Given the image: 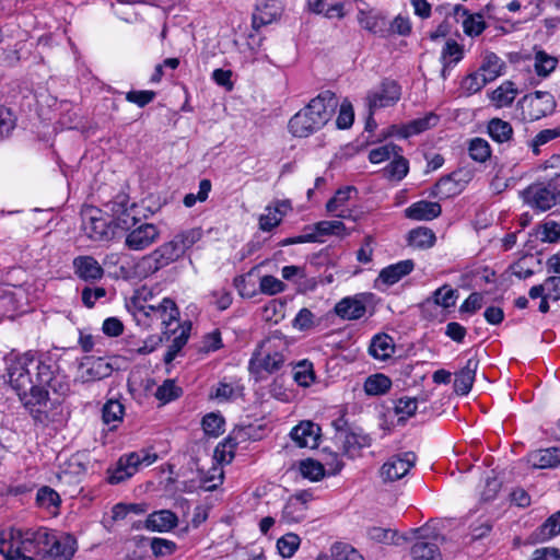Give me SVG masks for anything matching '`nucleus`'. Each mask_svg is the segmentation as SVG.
I'll list each match as a JSON object with an SVG mask.
<instances>
[{
  "label": "nucleus",
  "mask_w": 560,
  "mask_h": 560,
  "mask_svg": "<svg viewBox=\"0 0 560 560\" xmlns=\"http://www.w3.org/2000/svg\"><path fill=\"white\" fill-rule=\"evenodd\" d=\"M416 459L413 452L394 455L382 465L380 475L385 482L399 480L409 472Z\"/></svg>",
  "instance_id": "4468645a"
},
{
  "label": "nucleus",
  "mask_w": 560,
  "mask_h": 560,
  "mask_svg": "<svg viewBox=\"0 0 560 560\" xmlns=\"http://www.w3.org/2000/svg\"><path fill=\"white\" fill-rule=\"evenodd\" d=\"M354 120V113L352 105L349 101H343L340 105L339 114L336 120V125L339 129L349 128Z\"/></svg>",
  "instance_id": "0e129e2a"
},
{
  "label": "nucleus",
  "mask_w": 560,
  "mask_h": 560,
  "mask_svg": "<svg viewBox=\"0 0 560 560\" xmlns=\"http://www.w3.org/2000/svg\"><path fill=\"white\" fill-rule=\"evenodd\" d=\"M331 555L335 560H364L352 546L343 542H337L331 548Z\"/></svg>",
  "instance_id": "6e6d98bb"
},
{
  "label": "nucleus",
  "mask_w": 560,
  "mask_h": 560,
  "mask_svg": "<svg viewBox=\"0 0 560 560\" xmlns=\"http://www.w3.org/2000/svg\"><path fill=\"white\" fill-rule=\"evenodd\" d=\"M7 377L26 407L46 404V393L38 387L39 373L46 361L31 352L11 354L7 358Z\"/></svg>",
  "instance_id": "f257e3e1"
},
{
  "label": "nucleus",
  "mask_w": 560,
  "mask_h": 560,
  "mask_svg": "<svg viewBox=\"0 0 560 560\" xmlns=\"http://www.w3.org/2000/svg\"><path fill=\"white\" fill-rule=\"evenodd\" d=\"M498 75V70H491L490 65L482 66L479 71L471 73L464 79L463 88L470 94L476 93Z\"/></svg>",
  "instance_id": "c756f323"
},
{
  "label": "nucleus",
  "mask_w": 560,
  "mask_h": 560,
  "mask_svg": "<svg viewBox=\"0 0 560 560\" xmlns=\"http://www.w3.org/2000/svg\"><path fill=\"white\" fill-rule=\"evenodd\" d=\"M26 529L10 527L0 533V553L5 560H35V549L26 544Z\"/></svg>",
  "instance_id": "0eeeda50"
},
{
  "label": "nucleus",
  "mask_w": 560,
  "mask_h": 560,
  "mask_svg": "<svg viewBox=\"0 0 560 560\" xmlns=\"http://www.w3.org/2000/svg\"><path fill=\"white\" fill-rule=\"evenodd\" d=\"M394 351L393 339L388 335H377L375 336L370 345L369 352L370 354L378 360L388 359Z\"/></svg>",
  "instance_id": "f704fd0d"
},
{
  "label": "nucleus",
  "mask_w": 560,
  "mask_h": 560,
  "mask_svg": "<svg viewBox=\"0 0 560 560\" xmlns=\"http://www.w3.org/2000/svg\"><path fill=\"white\" fill-rule=\"evenodd\" d=\"M200 237L201 232L198 229H189L177 233L171 241L142 256L136 264L137 273L147 278L177 261Z\"/></svg>",
  "instance_id": "f03ea898"
},
{
  "label": "nucleus",
  "mask_w": 560,
  "mask_h": 560,
  "mask_svg": "<svg viewBox=\"0 0 560 560\" xmlns=\"http://www.w3.org/2000/svg\"><path fill=\"white\" fill-rule=\"evenodd\" d=\"M38 560H70L75 551L70 536H59L46 527L26 529V542Z\"/></svg>",
  "instance_id": "39448f33"
},
{
  "label": "nucleus",
  "mask_w": 560,
  "mask_h": 560,
  "mask_svg": "<svg viewBox=\"0 0 560 560\" xmlns=\"http://www.w3.org/2000/svg\"><path fill=\"white\" fill-rule=\"evenodd\" d=\"M469 155L477 162H486L491 155V149L487 140L474 138L468 147Z\"/></svg>",
  "instance_id": "a18cd8bd"
},
{
  "label": "nucleus",
  "mask_w": 560,
  "mask_h": 560,
  "mask_svg": "<svg viewBox=\"0 0 560 560\" xmlns=\"http://www.w3.org/2000/svg\"><path fill=\"white\" fill-rule=\"evenodd\" d=\"M106 290L102 287H85L82 290L81 299L86 307H93L96 301L105 298Z\"/></svg>",
  "instance_id": "338daca9"
},
{
  "label": "nucleus",
  "mask_w": 560,
  "mask_h": 560,
  "mask_svg": "<svg viewBox=\"0 0 560 560\" xmlns=\"http://www.w3.org/2000/svg\"><path fill=\"white\" fill-rule=\"evenodd\" d=\"M368 294H357L341 299L335 305V313L343 320H357L366 313Z\"/></svg>",
  "instance_id": "f3484780"
},
{
  "label": "nucleus",
  "mask_w": 560,
  "mask_h": 560,
  "mask_svg": "<svg viewBox=\"0 0 560 560\" xmlns=\"http://www.w3.org/2000/svg\"><path fill=\"white\" fill-rule=\"evenodd\" d=\"M357 192L352 186L340 188L336 191L335 196L328 200L326 209L330 213H335L336 217L341 219L350 218V211L345 208V205L351 198V194Z\"/></svg>",
  "instance_id": "2f4dec72"
},
{
  "label": "nucleus",
  "mask_w": 560,
  "mask_h": 560,
  "mask_svg": "<svg viewBox=\"0 0 560 560\" xmlns=\"http://www.w3.org/2000/svg\"><path fill=\"white\" fill-rule=\"evenodd\" d=\"M415 268V262L411 259L400 260L396 264L383 268L378 275L377 280L386 285L397 283L405 276L409 275Z\"/></svg>",
  "instance_id": "bb28decb"
},
{
  "label": "nucleus",
  "mask_w": 560,
  "mask_h": 560,
  "mask_svg": "<svg viewBox=\"0 0 560 560\" xmlns=\"http://www.w3.org/2000/svg\"><path fill=\"white\" fill-rule=\"evenodd\" d=\"M158 459L156 454L133 452L121 456L108 477L112 485L120 483L132 477L141 466H150Z\"/></svg>",
  "instance_id": "1a4fd4ad"
},
{
  "label": "nucleus",
  "mask_w": 560,
  "mask_h": 560,
  "mask_svg": "<svg viewBox=\"0 0 560 560\" xmlns=\"http://www.w3.org/2000/svg\"><path fill=\"white\" fill-rule=\"evenodd\" d=\"M38 387L46 393V400L48 399L49 392L58 396H66L70 390L66 375L56 373L54 365L47 361L45 365L42 366Z\"/></svg>",
  "instance_id": "dca6fc26"
},
{
  "label": "nucleus",
  "mask_w": 560,
  "mask_h": 560,
  "mask_svg": "<svg viewBox=\"0 0 560 560\" xmlns=\"http://www.w3.org/2000/svg\"><path fill=\"white\" fill-rule=\"evenodd\" d=\"M307 230L316 231L319 237L323 235H340L346 226L341 221H320L313 226H307Z\"/></svg>",
  "instance_id": "5fc2aeb1"
},
{
  "label": "nucleus",
  "mask_w": 560,
  "mask_h": 560,
  "mask_svg": "<svg viewBox=\"0 0 560 560\" xmlns=\"http://www.w3.org/2000/svg\"><path fill=\"white\" fill-rule=\"evenodd\" d=\"M400 152L397 151V155H394V160L384 168V174L389 179L401 180L408 174L409 163Z\"/></svg>",
  "instance_id": "a19ab883"
},
{
  "label": "nucleus",
  "mask_w": 560,
  "mask_h": 560,
  "mask_svg": "<svg viewBox=\"0 0 560 560\" xmlns=\"http://www.w3.org/2000/svg\"><path fill=\"white\" fill-rule=\"evenodd\" d=\"M394 409L396 415L402 416L399 421L405 419V417H411L417 410V399L411 397H401L395 401Z\"/></svg>",
  "instance_id": "69168bd1"
},
{
  "label": "nucleus",
  "mask_w": 560,
  "mask_h": 560,
  "mask_svg": "<svg viewBox=\"0 0 560 560\" xmlns=\"http://www.w3.org/2000/svg\"><path fill=\"white\" fill-rule=\"evenodd\" d=\"M335 441L342 447L345 454L353 457L360 450L369 447L372 439L362 431L341 432L334 436Z\"/></svg>",
  "instance_id": "4be33fe9"
},
{
  "label": "nucleus",
  "mask_w": 560,
  "mask_h": 560,
  "mask_svg": "<svg viewBox=\"0 0 560 560\" xmlns=\"http://www.w3.org/2000/svg\"><path fill=\"white\" fill-rule=\"evenodd\" d=\"M517 95V90L511 81L503 82L491 93V101L497 107H505L513 103Z\"/></svg>",
  "instance_id": "e433bc0d"
},
{
  "label": "nucleus",
  "mask_w": 560,
  "mask_h": 560,
  "mask_svg": "<svg viewBox=\"0 0 560 560\" xmlns=\"http://www.w3.org/2000/svg\"><path fill=\"white\" fill-rule=\"evenodd\" d=\"M487 129L491 139L499 143L510 141L513 136L511 124L500 118H492L488 122Z\"/></svg>",
  "instance_id": "c9c22d12"
},
{
  "label": "nucleus",
  "mask_w": 560,
  "mask_h": 560,
  "mask_svg": "<svg viewBox=\"0 0 560 560\" xmlns=\"http://www.w3.org/2000/svg\"><path fill=\"white\" fill-rule=\"evenodd\" d=\"M462 172H454L448 176L442 177L432 188L430 196L446 199L457 195L462 190L459 185Z\"/></svg>",
  "instance_id": "c85d7f7f"
},
{
  "label": "nucleus",
  "mask_w": 560,
  "mask_h": 560,
  "mask_svg": "<svg viewBox=\"0 0 560 560\" xmlns=\"http://www.w3.org/2000/svg\"><path fill=\"white\" fill-rule=\"evenodd\" d=\"M300 471L304 478L311 481H318L325 475L324 466L314 459H305L300 464Z\"/></svg>",
  "instance_id": "3c124183"
},
{
  "label": "nucleus",
  "mask_w": 560,
  "mask_h": 560,
  "mask_svg": "<svg viewBox=\"0 0 560 560\" xmlns=\"http://www.w3.org/2000/svg\"><path fill=\"white\" fill-rule=\"evenodd\" d=\"M124 405L119 400H108L103 407V420L109 424L112 422H119L124 416Z\"/></svg>",
  "instance_id": "864d4df0"
},
{
  "label": "nucleus",
  "mask_w": 560,
  "mask_h": 560,
  "mask_svg": "<svg viewBox=\"0 0 560 560\" xmlns=\"http://www.w3.org/2000/svg\"><path fill=\"white\" fill-rule=\"evenodd\" d=\"M15 116L10 108L0 104V138L7 137L15 127Z\"/></svg>",
  "instance_id": "e2e57ef3"
},
{
  "label": "nucleus",
  "mask_w": 560,
  "mask_h": 560,
  "mask_svg": "<svg viewBox=\"0 0 560 560\" xmlns=\"http://www.w3.org/2000/svg\"><path fill=\"white\" fill-rule=\"evenodd\" d=\"M521 194L527 206L539 211H547L557 205L556 190L550 184L536 183L528 186Z\"/></svg>",
  "instance_id": "ddd939ff"
},
{
  "label": "nucleus",
  "mask_w": 560,
  "mask_h": 560,
  "mask_svg": "<svg viewBox=\"0 0 560 560\" xmlns=\"http://www.w3.org/2000/svg\"><path fill=\"white\" fill-rule=\"evenodd\" d=\"M259 289L265 294L275 295L283 292L285 284L273 276H264L259 282Z\"/></svg>",
  "instance_id": "680f3d73"
},
{
  "label": "nucleus",
  "mask_w": 560,
  "mask_h": 560,
  "mask_svg": "<svg viewBox=\"0 0 560 560\" xmlns=\"http://www.w3.org/2000/svg\"><path fill=\"white\" fill-rule=\"evenodd\" d=\"M400 86L395 81H385L378 90L366 96V106L370 112L395 105L400 100Z\"/></svg>",
  "instance_id": "2eb2a0df"
},
{
  "label": "nucleus",
  "mask_w": 560,
  "mask_h": 560,
  "mask_svg": "<svg viewBox=\"0 0 560 560\" xmlns=\"http://www.w3.org/2000/svg\"><path fill=\"white\" fill-rule=\"evenodd\" d=\"M155 92L149 90L129 91L126 94V100L130 103L144 107L155 98Z\"/></svg>",
  "instance_id": "774afa93"
},
{
  "label": "nucleus",
  "mask_w": 560,
  "mask_h": 560,
  "mask_svg": "<svg viewBox=\"0 0 560 560\" xmlns=\"http://www.w3.org/2000/svg\"><path fill=\"white\" fill-rule=\"evenodd\" d=\"M280 12L281 7L278 0H257L253 13V27L258 30L272 23L280 15Z\"/></svg>",
  "instance_id": "5701e85b"
},
{
  "label": "nucleus",
  "mask_w": 560,
  "mask_h": 560,
  "mask_svg": "<svg viewBox=\"0 0 560 560\" xmlns=\"http://www.w3.org/2000/svg\"><path fill=\"white\" fill-rule=\"evenodd\" d=\"M454 14L456 16H465V20L463 21V30L468 36H478L486 28L482 15H469L467 10L460 4L454 7Z\"/></svg>",
  "instance_id": "473e14b6"
},
{
  "label": "nucleus",
  "mask_w": 560,
  "mask_h": 560,
  "mask_svg": "<svg viewBox=\"0 0 560 560\" xmlns=\"http://www.w3.org/2000/svg\"><path fill=\"white\" fill-rule=\"evenodd\" d=\"M560 534V511L550 515L539 527V537L542 540L551 539Z\"/></svg>",
  "instance_id": "8fccbe9b"
},
{
  "label": "nucleus",
  "mask_w": 560,
  "mask_h": 560,
  "mask_svg": "<svg viewBox=\"0 0 560 560\" xmlns=\"http://www.w3.org/2000/svg\"><path fill=\"white\" fill-rule=\"evenodd\" d=\"M407 241L409 246L423 249L434 245L435 235L429 228H418L409 232Z\"/></svg>",
  "instance_id": "4c0bfd02"
},
{
  "label": "nucleus",
  "mask_w": 560,
  "mask_h": 560,
  "mask_svg": "<svg viewBox=\"0 0 560 560\" xmlns=\"http://www.w3.org/2000/svg\"><path fill=\"white\" fill-rule=\"evenodd\" d=\"M557 65V58L549 56L544 50H539L535 54L534 68L539 77H548L556 69Z\"/></svg>",
  "instance_id": "79ce46f5"
},
{
  "label": "nucleus",
  "mask_w": 560,
  "mask_h": 560,
  "mask_svg": "<svg viewBox=\"0 0 560 560\" xmlns=\"http://www.w3.org/2000/svg\"><path fill=\"white\" fill-rule=\"evenodd\" d=\"M405 217L415 221H431L442 213L439 202L420 200L405 209Z\"/></svg>",
  "instance_id": "b1692460"
},
{
  "label": "nucleus",
  "mask_w": 560,
  "mask_h": 560,
  "mask_svg": "<svg viewBox=\"0 0 560 560\" xmlns=\"http://www.w3.org/2000/svg\"><path fill=\"white\" fill-rule=\"evenodd\" d=\"M529 463L535 468H556L560 465V447L537 450L529 454Z\"/></svg>",
  "instance_id": "7c9ffc66"
},
{
  "label": "nucleus",
  "mask_w": 560,
  "mask_h": 560,
  "mask_svg": "<svg viewBox=\"0 0 560 560\" xmlns=\"http://www.w3.org/2000/svg\"><path fill=\"white\" fill-rule=\"evenodd\" d=\"M290 435L296 446L313 450L318 446L320 428L311 421H302L292 429Z\"/></svg>",
  "instance_id": "412c9836"
},
{
  "label": "nucleus",
  "mask_w": 560,
  "mask_h": 560,
  "mask_svg": "<svg viewBox=\"0 0 560 560\" xmlns=\"http://www.w3.org/2000/svg\"><path fill=\"white\" fill-rule=\"evenodd\" d=\"M36 501L45 509L57 508L60 503L59 494L49 487H43L37 491Z\"/></svg>",
  "instance_id": "052dcab7"
},
{
  "label": "nucleus",
  "mask_w": 560,
  "mask_h": 560,
  "mask_svg": "<svg viewBox=\"0 0 560 560\" xmlns=\"http://www.w3.org/2000/svg\"><path fill=\"white\" fill-rule=\"evenodd\" d=\"M464 58V48L454 39H447L441 51V77L446 80L451 70Z\"/></svg>",
  "instance_id": "393cba45"
},
{
  "label": "nucleus",
  "mask_w": 560,
  "mask_h": 560,
  "mask_svg": "<svg viewBox=\"0 0 560 560\" xmlns=\"http://www.w3.org/2000/svg\"><path fill=\"white\" fill-rule=\"evenodd\" d=\"M279 339L268 338L261 342L258 349L253 353L249 361V371L255 374L267 372L269 374L280 370L284 363V355L277 351Z\"/></svg>",
  "instance_id": "6e6552de"
},
{
  "label": "nucleus",
  "mask_w": 560,
  "mask_h": 560,
  "mask_svg": "<svg viewBox=\"0 0 560 560\" xmlns=\"http://www.w3.org/2000/svg\"><path fill=\"white\" fill-rule=\"evenodd\" d=\"M74 273L84 281H96L104 275L98 261L92 256H79L73 260Z\"/></svg>",
  "instance_id": "a878e982"
},
{
  "label": "nucleus",
  "mask_w": 560,
  "mask_h": 560,
  "mask_svg": "<svg viewBox=\"0 0 560 560\" xmlns=\"http://www.w3.org/2000/svg\"><path fill=\"white\" fill-rule=\"evenodd\" d=\"M397 536V533L390 528H383V527H371L368 529V537L380 544L385 545H392L395 544V538Z\"/></svg>",
  "instance_id": "bf43d9fd"
},
{
  "label": "nucleus",
  "mask_w": 560,
  "mask_h": 560,
  "mask_svg": "<svg viewBox=\"0 0 560 560\" xmlns=\"http://www.w3.org/2000/svg\"><path fill=\"white\" fill-rule=\"evenodd\" d=\"M293 380L303 387L313 384L315 380L313 364L306 360L299 362L293 371Z\"/></svg>",
  "instance_id": "c03bdc74"
},
{
  "label": "nucleus",
  "mask_w": 560,
  "mask_h": 560,
  "mask_svg": "<svg viewBox=\"0 0 560 560\" xmlns=\"http://www.w3.org/2000/svg\"><path fill=\"white\" fill-rule=\"evenodd\" d=\"M114 202L115 200L105 206L112 212L110 218H106L101 209L94 207L83 210L82 228L85 235L92 241L104 242L114 237V228H117L114 211L112 210Z\"/></svg>",
  "instance_id": "423d86ee"
},
{
  "label": "nucleus",
  "mask_w": 560,
  "mask_h": 560,
  "mask_svg": "<svg viewBox=\"0 0 560 560\" xmlns=\"http://www.w3.org/2000/svg\"><path fill=\"white\" fill-rule=\"evenodd\" d=\"M182 395V389L173 380H166L156 388L155 397L163 404H167Z\"/></svg>",
  "instance_id": "09e8293b"
},
{
  "label": "nucleus",
  "mask_w": 560,
  "mask_h": 560,
  "mask_svg": "<svg viewBox=\"0 0 560 560\" xmlns=\"http://www.w3.org/2000/svg\"><path fill=\"white\" fill-rule=\"evenodd\" d=\"M114 368L104 358L86 357L79 365L75 381L85 384L101 381L112 375Z\"/></svg>",
  "instance_id": "f8f14e48"
},
{
  "label": "nucleus",
  "mask_w": 560,
  "mask_h": 560,
  "mask_svg": "<svg viewBox=\"0 0 560 560\" xmlns=\"http://www.w3.org/2000/svg\"><path fill=\"white\" fill-rule=\"evenodd\" d=\"M178 524V517L170 510L155 511L148 515L147 520L133 525V528H145L151 532L165 533L175 528Z\"/></svg>",
  "instance_id": "a211bd4d"
},
{
  "label": "nucleus",
  "mask_w": 560,
  "mask_h": 560,
  "mask_svg": "<svg viewBox=\"0 0 560 560\" xmlns=\"http://www.w3.org/2000/svg\"><path fill=\"white\" fill-rule=\"evenodd\" d=\"M523 119L535 121L547 115H550L556 109V101L551 93L544 91H536L532 94L525 95L521 101Z\"/></svg>",
  "instance_id": "9d476101"
},
{
  "label": "nucleus",
  "mask_w": 560,
  "mask_h": 560,
  "mask_svg": "<svg viewBox=\"0 0 560 560\" xmlns=\"http://www.w3.org/2000/svg\"><path fill=\"white\" fill-rule=\"evenodd\" d=\"M397 151H401V148L394 143H387L385 145L371 150L369 153V160L373 164H378L390 159L394 155H397Z\"/></svg>",
  "instance_id": "603ef678"
},
{
  "label": "nucleus",
  "mask_w": 560,
  "mask_h": 560,
  "mask_svg": "<svg viewBox=\"0 0 560 560\" xmlns=\"http://www.w3.org/2000/svg\"><path fill=\"white\" fill-rule=\"evenodd\" d=\"M413 560H442V555L435 544L419 540L411 548Z\"/></svg>",
  "instance_id": "58836bf2"
},
{
  "label": "nucleus",
  "mask_w": 560,
  "mask_h": 560,
  "mask_svg": "<svg viewBox=\"0 0 560 560\" xmlns=\"http://www.w3.org/2000/svg\"><path fill=\"white\" fill-rule=\"evenodd\" d=\"M392 386V381L384 374H374L364 382V392L370 396H378L387 393Z\"/></svg>",
  "instance_id": "ea45409f"
},
{
  "label": "nucleus",
  "mask_w": 560,
  "mask_h": 560,
  "mask_svg": "<svg viewBox=\"0 0 560 560\" xmlns=\"http://www.w3.org/2000/svg\"><path fill=\"white\" fill-rule=\"evenodd\" d=\"M205 434L212 438H218L224 432V418L219 413H208L202 418L201 421Z\"/></svg>",
  "instance_id": "37998d69"
},
{
  "label": "nucleus",
  "mask_w": 560,
  "mask_h": 560,
  "mask_svg": "<svg viewBox=\"0 0 560 560\" xmlns=\"http://www.w3.org/2000/svg\"><path fill=\"white\" fill-rule=\"evenodd\" d=\"M281 220L282 213L279 208H267L266 213L259 217V228L265 232H269L278 226Z\"/></svg>",
  "instance_id": "13d9d810"
},
{
  "label": "nucleus",
  "mask_w": 560,
  "mask_h": 560,
  "mask_svg": "<svg viewBox=\"0 0 560 560\" xmlns=\"http://www.w3.org/2000/svg\"><path fill=\"white\" fill-rule=\"evenodd\" d=\"M337 106L335 93L323 91L289 120V131L299 138L313 135L330 120Z\"/></svg>",
  "instance_id": "7ed1b4c3"
},
{
  "label": "nucleus",
  "mask_w": 560,
  "mask_h": 560,
  "mask_svg": "<svg viewBox=\"0 0 560 560\" xmlns=\"http://www.w3.org/2000/svg\"><path fill=\"white\" fill-rule=\"evenodd\" d=\"M127 197L117 196L112 205V210L116 219V226L126 231L125 246L133 252H140L149 248L160 238L161 231L148 222L139 223L136 217L127 207Z\"/></svg>",
  "instance_id": "20e7f679"
},
{
  "label": "nucleus",
  "mask_w": 560,
  "mask_h": 560,
  "mask_svg": "<svg viewBox=\"0 0 560 560\" xmlns=\"http://www.w3.org/2000/svg\"><path fill=\"white\" fill-rule=\"evenodd\" d=\"M457 290L452 289L450 285H443L433 292V301L436 305L444 308L454 306L457 300Z\"/></svg>",
  "instance_id": "de8ad7c7"
},
{
  "label": "nucleus",
  "mask_w": 560,
  "mask_h": 560,
  "mask_svg": "<svg viewBox=\"0 0 560 560\" xmlns=\"http://www.w3.org/2000/svg\"><path fill=\"white\" fill-rule=\"evenodd\" d=\"M300 541V537L296 534L289 533L278 539L277 548L283 558H290L298 550Z\"/></svg>",
  "instance_id": "49530a36"
},
{
  "label": "nucleus",
  "mask_w": 560,
  "mask_h": 560,
  "mask_svg": "<svg viewBox=\"0 0 560 560\" xmlns=\"http://www.w3.org/2000/svg\"><path fill=\"white\" fill-rule=\"evenodd\" d=\"M438 122L439 116L431 112L421 118L409 121L406 125H393L390 127V135L406 139L435 127Z\"/></svg>",
  "instance_id": "6ab92c4d"
},
{
  "label": "nucleus",
  "mask_w": 560,
  "mask_h": 560,
  "mask_svg": "<svg viewBox=\"0 0 560 560\" xmlns=\"http://www.w3.org/2000/svg\"><path fill=\"white\" fill-rule=\"evenodd\" d=\"M245 434L246 432L244 428L234 430L232 434L225 438L224 441L215 447V456L222 462L230 463L234 457V451L238 444V438Z\"/></svg>",
  "instance_id": "72a5a7b5"
},
{
  "label": "nucleus",
  "mask_w": 560,
  "mask_h": 560,
  "mask_svg": "<svg viewBox=\"0 0 560 560\" xmlns=\"http://www.w3.org/2000/svg\"><path fill=\"white\" fill-rule=\"evenodd\" d=\"M152 553L155 557L171 556L176 551V544L173 540L154 537L150 540Z\"/></svg>",
  "instance_id": "4d7b16f0"
},
{
  "label": "nucleus",
  "mask_w": 560,
  "mask_h": 560,
  "mask_svg": "<svg viewBox=\"0 0 560 560\" xmlns=\"http://www.w3.org/2000/svg\"><path fill=\"white\" fill-rule=\"evenodd\" d=\"M478 369V360L468 359L466 365L455 374L454 390L459 395H467L474 384L476 371Z\"/></svg>",
  "instance_id": "cd10ccee"
},
{
  "label": "nucleus",
  "mask_w": 560,
  "mask_h": 560,
  "mask_svg": "<svg viewBox=\"0 0 560 560\" xmlns=\"http://www.w3.org/2000/svg\"><path fill=\"white\" fill-rule=\"evenodd\" d=\"M312 500V494L302 491L291 497L285 503L281 520L288 524L299 523L306 516L307 503Z\"/></svg>",
  "instance_id": "aec40b11"
},
{
  "label": "nucleus",
  "mask_w": 560,
  "mask_h": 560,
  "mask_svg": "<svg viewBox=\"0 0 560 560\" xmlns=\"http://www.w3.org/2000/svg\"><path fill=\"white\" fill-rule=\"evenodd\" d=\"M138 312L151 318V320H160L164 326V334L175 332L179 327V312L175 302L168 298L162 300L158 305H141Z\"/></svg>",
  "instance_id": "9b49d317"
}]
</instances>
